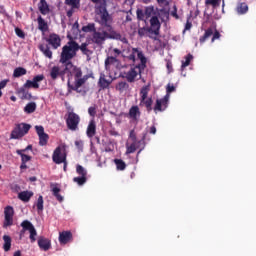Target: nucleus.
<instances>
[{
    "label": "nucleus",
    "mask_w": 256,
    "mask_h": 256,
    "mask_svg": "<svg viewBox=\"0 0 256 256\" xmlns=\"http://www.w3.org/2000/svg\"><path fill=\"white\" fill-rule=\"evenodd\" d=\"M66 73H70L71 77H74V85L68 82V88L71 91H76V93H81L80 87H83L85 83L89 80V75L83 76V70L81 68L73 65V62H68L65 66Z\"/></svg>",
    "instance_id": "1"
},
{
    "label": "nucleus",
    "mask_w": 256,
    "mask_h": 256,
    "mask_svg": "<svg viewBox=\"0 0 256 256\" xmlns=\"http://www.w3.org/2000/svg\"><path fill=\"white\" fill-rule=\"evenodd\" d=\"M161 31V22H159V18L157 16H153L150 19V27H141L138 28L139 37H149V39H153L157 41V36Z\"/></svg>",
    "instance_id": "2"
},
{
    "label": "nucleus",
    "mask_w": 256,
    "mask_h": 256,
    "mask_svg": "<svg viewBox=\"0 0 256 256\" xmlns=\"http://www.w3.org/2000/svg\"><path fill=\"white\" fill-rule=\"evenodd\" d=\"M95 13L99 17L97 23H99L101 27H106L108 31H111V29H113L111 26L113 25V16L107 11V2L105 0L103 3L95 6Z\"/></svg>",
    "instance_id": "3"
},
{
    "label": "nucleus",
    "mask_w": 256,
    "mask_h": 256,
    "mask_svg": "<svg viewBox=\"0 0 256 256\" xmlns=\"http://www.w3.org/2000/svg\"><path fill=\"white\" fill-rule=\"evenodd\" d=\"M77 51H79V43L74 40L68 41L67 44L62 47L59 60L60 63L65 66L67 63H71V59L77 57Z\"/></svg>",
    "instance_id": "4"
},
{
    "label": "nucleus",
    "mask_w": 256,
    "mask_h": 256,
    "mask_svg": "<svg viewBox=\"0 0 256 256\" xmlns=\"http://www.w3.org/2000/svg\"><path fill=\"white\" fill-rule=\"evenodd\" d=\"M175 89L176 88L174 85H171V84L167 85V88H166L167 94L163 98L156 100V104L153 108L155 113L163 112V111H165V109H167V107L169 106V97H170L169 94L173 93L175 91Z\"/></svg>",
    "instance_id": "5"
},
{
    "label": "nucleus",
    "mask_w": 256,
    "mask_h": 256,
    "mask_svg": "<svg viewBox=\"0 0 256 256\" xmlns=\"http://www.w3.org/2000/svg\"><path fill=\"white\" fill-rule=\"evenodd\" d=\"M29 131H31V124L24 122L15 124L11 131L10 139H23Z\"/></svg>",
    "instance_id": "6"
},
{
    "label": "nucleus",
    "mask_w": 256,
    "mask_h": 256,
    "mask_svg": "<svg viewBox=\"0 0 256 256\" xmlns=\"http://www.w3.org/2000/svg\"><path fill=\"white\" fill-rule=\"evenodd\" d=\"M121 37L122 36L117 32H114L113 36H111L107 31H103V32L96 31L92 35V41L96 45H103V43H105V41H107V39L121 40Z\"/></svg>",
    "instance_id": "7"
},
{
    "label": "nucleus",
    "mask_w": 256,
    "mask_h": 256,
    "mask_svg": "<svg viewBox=\"0 0 256 256\" xmlns=\"http://www.w3.org/2000/svg\"><path fill=\"white\" fill-rule=\"evenodd\" d=\"M79 123H81V117L75 112H68L66 118V125L70 131H77L79 129Z\"/></svg>",
    "instance_id": "8"
},
{
    "label": "nucleus",
    "mask_w": 256,
    "mask_h": 256,
    "mask_svg": "<svg viewBox=\"0 0 256 256\" xmlns=\"http://www.w3.org/2000/svg\"><path fill=\"white\" fill-rule=\"evenodd\" d=\"M76 173L77 175H80L78 177L73 178V182L77 183L80 187L85 185L87 183V169H85L80 164L76 165Z\"/></svg>",
    "instance_id": "9"
},
{
    "label": "nucleus",
    "mask_w": 256,
    "mask_h": 256,
    "mask_svg": "<svg viewBox=\"0 0 256 256\" xmlns=\"http://www.w3.org/2000/svg\"><path fill=\"white\" fill-rule=\"evenodd\" d=\"M52 161H67V146L59 145L53 152Z\"/></svg>",
    "instance_id": "10"
},
{
    "label": "nucleus",
    "mask_w": 256,
    "mask_h": 256,
    "mask_svg": "<svg viewBox=\"0 0 256 256\" xmlns=\"http://www.w3.org/2000/svg\"><path fill=\"white\" fill-rule=\"evenodd\" d=\"M143 68H139V66H132L128 72H124V79L128 81V83H135V79H137V75H141L143 73Z\"/></svg>",
    "instance_id": "11"
},
{
    "label": "nucleus",
    "mask_w": 256,
    "mask_h": 256,
    "mask_svg": "<svg viewBox=\"0 0 256 256\" xmlns=\"http://www.w3.org/2000/svg\"><path fill=\"white\" fill-rule=\"evenodd\" d=\"M15 215V209H13V206H6L4 208V222L3 227H11L13 225V217Z\"/></svg>",
    "instance_id": "12"
},
{
    "label": "nucleus",
    "mask_w": 256,
    "mask_h": 256,
    "mask_svg": "<svg viewBox=\"0 0 256 256\" xmlns=\"http://www.w3.org/2000/svg\"><path fill=\"white\" fill-rule=\"evenodd\" d=\"M211 36H212V40H211L212 43L217 41V39H221V33H219L218 30H215V32L213 33V28H208L207 30H205L204 35L200 37L199 39L200 43H205L207 39H209V37Z\"/></svg>",
    "instance_id": "13"
},
{
    "label": "nucleus",
    "mask_w": 256,
    "mask_h": 256,
    "mask_svg": "<svg viewBox=\"0 0 256 256\" xmlns=\"http://www.w3.org/2000/svg\"><path fill=\"white\" fill-rule=\"evenodd\" d=\"M145 137H147V134H143V137L139 142H132L130 145L129 143L126 144V153H135L137 149H143L145 147Z\"/></svg>",
    "instance_id": "14"
},
{
    "label": "nucleus",
    "mask_w": 256,
    "mask_h": 256,
    "mask_svg": "<svg viewBox=\"0 0 256 256\" xmlns=\"http://www.w3.org/2000/svg\"><path fill=\"white\" fill-rule=\"evenodd\" d=\"M36 133L39 137V145L40 147H45L49 142V134L45 133V128L43 126H35Z\"/></svg>",
    "instance_id": "15"
},
{
    "label": "nucleus",
    "mask_w": 256,
    "mask_h": 256,
    "mask_svg": "<svg viewBox=\"0 0 256 256\" xmlns=\"http://www.w3.org/2000/svg\"><path fill=\"white\" fill-rule=\"evenodd\" d=\"M45 79V75L40 74L37 76H34L32 80H27L24 84V87L26 89H39V83Z\"/></svg>",
    "instance_id": "16"
},
{
    "label": "nucleus",
    "mask_w": 256,
    "mask_h": 256,
    "mask_svg": "<svg viewBox=\"0 0 256 256\" xmlns=\"http://www.w3.org/2000/svg\"><path fill=\"white\" fill-rule=\"evenodd\" d=\"M48 45H51L52 49H59L61 47V36L56 33H51L45 39Z\"/></svg>",
    "instance_id": "17"
},
{
    "label": "nucleus",
    "mask_w": 256,
    "mask_h": 256,
    "mask_svg": "<svg viewBox=\"0 0 256 256\" xmlns=\"http://www.w3.org/2000/svg\"><path fill=\"white\" fill-rule=\"evenodd\" d=\"M16 153L20 155L22 161H31V153H33V145H28L25 149L17 150Z\"/></svg>",
    "instance_id": "18"
},
{
    "label": "nucleus",
    "mask_w": 256,
    "mask_h": 256,
    "mask_svg": "<svg viewBox=\"0 0 256 256\" xmlns=\"http://www.w3.org/2000/svg\"><path fill=\"white\" fill-rule=\"evenodd\" d=\"M70 241H73V233L71 231H62L59 233L60 245H67Z\"/></svg>",
    "instance_id": "19"
},
{
    "label": "nucleus",
    "mask_w": 256,
    "mask_h": 256,
    "mask_svg": "<svg viewBox=\"0 0 256 256\" xmlns=\"http://www.w3.org/2000/svg\"><path fill=\"white\" fill-rule=\"evenodd\" d=\"M86 135L89 139H93V136L97 135V123L95 122L94 118L89 121L86 129Z\"/></svg>",
    "instance_id": "20"
},
{
    "label": "nucleus",
    "mask_w": 256,
    "mask_h": 256,
    "mask_svg": "<svg viewBox=\"0 0 256 256\" xmlns=\"http://www.w3.org/2000/svg\"><path fill=\"white\" fill-rule=\"evenodd\" d=\"M133 53H137V57L140 60V64H137L136 67H139L140 69H143L145 71V67H147V58L139 50V48H132Z\"/></svg>",
    "instance_id": "21"
},
{
    "label": "nucleus",
    "mask_w": 256,
    "mask_h": 256,
    "mask_svg": "<svg viewBox=\"0 0 256 256\" xmlns=\"http://www.w3.org/2000/svg\"><path fill=\"white\" fill-rule=\"evenodd\" d=\"M38 247L41 249V251H49V249H51V240L40 236L38 238Z\"/></svg>",
    "instance_id": "22"
},
{
    "label": "nucleus",
    "mask_w": 256,
    "mask_h": 256,
    "mask_svg": "<svg viewBox=\"0 0 256 256\" xmlns=\"http://www.w3.org/2000/svg\"><path fill=\"white\" fill-rule=\"evenodd\" d=\"M67 73V70H61L59 66H54L50 70V77L53 81L57 79V77H63Z\"/></svg>",
    "instance_id": "23"
},
{
    "label": "nucleus",
    "mask_w": 256,
    "mask_h": 256,
    "mask_svg": "<svg viewBox=\"0 0 256 256\" xmlns=\"http://www.w3.org/2000/svg\"><path fill=\"white\" fill-rule=\"evenodd\" d=\"M52 195L59 201V203H63V196L59 193H61V188H59V184L57 183H51L50 184Z\"/></svg>",
    "instance_id": "24"
},
{
    "label": "nucleus",
    "mask_w": 256,
    "mask_h": 256,
    "mask_svg": "<svg viewBox=\"0 0 256 256\" xmlns=\"http://www.w3.org/2000/svg\"><path fill=\"white\" fill-rule=\"evenodd\" d=\"M118 64H119V59L113 56H108L104 62L106 71H111V67H115Z\"/></svg>",
    "instance_id": "25"
},
{
    "label": "nucleus",
    "mask_w": 256,
    "mask_h": 256,
    "mask_svg": "<svg viewBox=\"0 0 256 256\" xmlns=\"http://www.w3.org/2000/svg\"><path fill=\"white\" fill-rule=\"evenodd\" d=\"M128 115L133 121H139V118L141 117V111L139 110V106H132L129 109Z\"/></svg>",
    "instance_id": "26"
},
{
    "label": "nucleus",
    "mask_w": 256,
    "mask_h": 256,
    "mask_svg": "<svg viewBox=\"0 0 256 256\" xmlns=\"http://www.w3.org/2000/svg\"><path fill=\"white\" fill-rule=\"evenodd\" d=\"M237 15H247L249 13V5L245 2H239L235 8Z\"/></svg>",
    "instance_id": "27"
},
{
    "label": "nucleus",
    "mask_w": 256,
    "mask_h": 256,
    "mask_svg": "<svg viewBox=\"0 0 256 256\" xmlns=\"http://www.w3.org/2000/svg\"><path fill=\"white\" fill-rule=\"evenodd\" d=\"M37 23L39 31H41L42 33H47V31H49V24L47 23V21H45V19H43L41 15L38 16Z\"/></svg>",
    "instance_id": "28"
},
{
    "label": "nucleus",
    "mask_w": 256,
    "mask_h": 256,
    "mask_svg": "<svg viewBox=\"0 0 256 256\" xmlns=\"http://www.w3.org/2000/svg\"><path fill=\"white\" fill-rule=\"evenodd\" d=\"M26 89L27 87L23 85V87H20L17 89V94L22 95L21 99H26L27 101H31L33 99V95Z\"/></svg>",
    "instance_id": "29"
},
{
    "label": "nucleus",
    "mask_w": 256,
    "mask_h": 256,
    "mask_svg": "<svg viewBox=\"0 0 256 256\" xmlns=\"http://www.w3.org/2000/svg\"><path fill=\"white\" fill-rule=\"evenodd\" d=\"M31 197H33V191H22L18 193V199L23 201V203H29L31 201Z\"/></svg>",
    "instance_id": "30"
},
{
    "label": "nucleus",
    "mask_w": 256,
    "mask_h": 256,
    "mask_svg": "<svg viewBox=\"0 0 256 256\" xmlns=\"http://www.w3.org/2000/svg\"><path fill=\"white\" fill-rule=\"evenodd\" d=\"M38 49L43 53L45 57L48 59H53V52L51 51V48L47 44H40L38 46Z\"/></svg>",
    "instance_id": "31"
},
{
    "label": "nucleus",
    "mask_w": 256,
    "mask_h": 256,
    "mask_svg": "<svg viewBox=\"0 0 256 256\" xmlns=\"http://www.w3.org/2000/svg\"><path fill=\"white\" fill-rule=\"evenodd\" d=\"M112 81L105 79V74L101 73L98 81V85L100 89H109Z\"/></svg>",
    "instance_id": "32"
},
{
    "label": "nucleus",
    "mask_w": 256,
    "mask_h": 256,
    "mask_svg": "<svg viewBox=\"0 0 256 256\" xmlns=\"http://www.w3.org/2000/svg\"><path fill=\"white\" fill-rule=\"evenodd\" d=\"M143 105L146 107V111L151 113V111H153V98H146L144 101L140 100V107Z\"/></svg>",
    "instance_id": "33"
},
{
    "label": "nucleus",
    "mask_w": 256,
    "mask_h": 256,
    "mask_svg": "<svg viewBox=\"0 0 256 256\" xmlns=\"http://www.w3.org/2000/svg\"><path fill=\"white\" fill-rule=\"evenodd\" d=\"M37 111V104L35 102H29L24 107V113H27L28 115H31V113H35Z\"/></svg>",
    "instance_id": "34"
},
{
    "label": "nucleus",
    "mask_w": 256,
    "mask_h": 256,
    "mask_svg": "<svg viewBox=\"0 0 256 256\" xmlns=\"http://www.w3.org/2000/svg\"><path fill=\"white\" fill-rule=\"evenodd\" d=\"M3 241H4V244H3V249L4 251L7 253L9 251H11V243H12V240H11V236L9 235H4L3 236Z\"/></svg>",
    "instance_id": "35"
},
{
    "label": "nucleus",
    "mask_w": 256,
    "mask_h": 256,
    "mask_svg": "<svg viewBox=\"0 0 256 256\" xmlns=\"http://www.w3.org/2000/svg\"><path fill=\"white\" fill-rule=\"evenodd\" d=\"M23 75H27V69L23 67H17L14 69L13 77L18 79L19 77H23Z\"/></svg>",
    "instance_id": "36"
},
{
    "label": "nucleus",
    "mask_w": 256,
    "mask_h": 256,
    "mask_svg": "<svg viewBox=\"0 0 256 256\" xmlns=\"http://www.w3.org/2000/svg\"><path fill=\"white\" fill-rule=\"evenodd\" d=\"M38 9L41 15H47V13H49V4H47V1L40 2L38 5Z\"/></svg>",
    "instance_id": "37"
},
{
    "label": "nucleus",
    "mask_w": 256,
    "mask_h": 256,
    "mask_svg": "<svg viewBox=\"0 0 256 256\" xmlns=\"http://www.w3.org/2000/svg\"><path fill=\"white\" fill-rule=\"evenodd\" d=\"M89 44L87 43H82L81 45L78 44V51L80 50L83 55H86V57H89L91 55V50H89Z\"/></svg>",
    "instance_id": "38"
},
{
    "label": "nucleus",
    "mask_w": 256,
    "mask_h": 256,
    "mask_svg": "<svg viewBox=\"0 0 256 256\" xmlns=\"http://www.w3.org/2000/svg\"><path fill=\"white\" fill-rule=\"evenodd\" d=\"M65 5L72 9H79L81 7V0H65Z\"/></svg>",
    "instance_id": "39"
},
{
    "label": "nucleus",
    "mask_w": 256,
    "mask_h": 256,
    "mask_svg": "<svg viewBox=\"0 0 256 256\" xmlns=\"http://www.w3.org/2000/svg\"><path fill=\"white\" fill-rule=\"evenodd\" d=\"M82 31L84 33H95L97 28H95V23H89L86 26L82 27Z\"/></svg>",
    "instance_id": "40"
},
{
    "label": "nucleus",
    "mask_w": 256,
    "mask_h": 256,
    "mask_svg": "<svg viewBox=\"0 0 256 256\" xmlns=\"http://www.w3.org/2000/svg\"><path fill=\"white\" fill-rule=\"evenodd\" d=\"M129 89V84L127 82L121 81L116 85V90L123 93V91H127Z\"/></svg>",
    "instance_id": "41"
},
{
    "label": "nucleus",
    "mask_w": 256,
    "mask_h": 256,
    "mask_svg": "<svg viewBox=\"0 0 256 256\" xmlns=\"http://www.w3.org/2000/svg\"><path fill=\"white\" fill-rule=\"evenodd\" d=\"M149 95V86H143L140 90V100L145 101Z\"/></svg>",
    "instance_id": "42"
},
{
    "label": "nucleus",
    "mask_w": 256,
    "mask_h": 256,
    "mask_svg": "<svg viewBox=\"0 0 256 256\" xmlns=\"http://www.w3.org/2000/svg\"><path fill=\"white\" fill-rule=\"evenodd\" d=\"M21 227L22 229H24V231H30L32 230L35 226H33V223H31L29 220H24L21 223Z\"/></svg>",
    "instance_id": "43"
},
{
    "label": "nucleus",
    "mask_w": 256,
    "mask_h": 256,
    "mask_svg": "<svg viewBox=\"0 0 256 256\" xmlns=\"http://www.w3.org/2000/svg\"><path fill=\"white\" fill-rule=\"evenodd\" d=\"M191 61H193V56L188 54L185 56V61H182L181 69H185V67H189L191 65Z\"/></svg>",
    "instance_id": "44"
},
{
    "label": "nucleus",
    "mask_w": 256,
    "mask_h": 256,
    "mask_svg": "<svg viewBox=\"0 0 256 256\" xmlns=\"http://www.w3.org/2000/svg\"><path fill=\"white\" fill-rule=\"evenodd\" d=\"M43 203H44L43 196H39L38 199H37V203H36L38 213L43 211Z\"/></svg>",
    "instance_id": "45"
},
{
    "label": "nucleus",
    "mask_w": 256,
    "mask_h": 256,
    "mask_svg": "<svg viewBox=\"0 0 256 256\" xmlns=\"http://www.w3.org/2000/svg\"><path fill=\"white\" fill-rule=\"evenodd\" d=\"M88 114L90 115V117H93L92 119H95V115H97V106H90L88 108Z\"/></svg>",
    "instance_id": "46"
},
{
    "label": "nucleus",
    "mask_w": 256,
    "mask_h": 256,
    "mask_svg": "<svg viewBox=\"0 0 256 256\" xmlns=\"http://www.w3.org/2000/svg\"><path fill=\"white\" fill-rule=\"evenodd\" d=\"M115 163L118 171H125V167H127V165L124 161H115Z\"/></svg>",
    "instance_id": "47"
},
{
    "label": "nucleus",
    "mask_w": 256,
    "mask_h": 256,
    "mask_svg": "<svg viewBox=\"0 0 256 256\" xmlns=\"http://www.w3.org/2000/svg\"><path fill=\"white\" fill-rule=\"evenodd\" d=\"M136 15H137V19L139 21H144L145 20V12L143 11V9H137L136 10Z\"/></svg>",
    "instance_id": "48"
},
{
    "label": "nucleus",
    "mask_w": 256,
    "mask_h": 256,
    "mask_svg": "<svg viewBox=\"0 0 256 256\" xmlns=\"http://www.w3.org/2000/svg\"><path fill=\"white\" fill-rule=\"evenodd\" d=\"M30 233V241L31 243H35V241H37V239L35 237H37V230L35 229V227L29 231Z\"/></svg>",
    "instance_id": "49"
},
{
    "label": "nucleus",
    "mask_w": 256,
    "mask_h": 256,
    "mask_svg": "<svg viewBox=\"0 0 256 256\" xmlns=\"http://www.w3.org/2000/svg\"><path fill=\"white\" fill-rule=\"evenodd\" d=\"M129 139L132 141V143H139V140L137 139V134L135 133V130L130 131Z\"/></svg>",
    "instance_id": "50"
},
{
    "label": "nucleus",
    "mask_w": 256,
    "mask_h": 256,
    "mask_svg": "<svg viewBox=\"0 0 256 256\" xmlns=\"http://www.w3.org/2000/svg\"><path fill=\"white\" fill-rule=\"evenodd\" d=\"M84 142L83 140H76L75 147L78 151H83Z\"/></svg>",
    "instance_id": "51"
},
{
    "label": "nucleus",
    "mask_w": 256,
    "mask_h": 256,
    "mask_svg": "<svg viewBox=\"0 0 256 256\" xmlns=\"http://www.w3.org/2000/svg\"><path fill=\"white\" fill-rule=\"evenodd\" d=\"M205 5H212V7H219V0H206Z\"/></svg>",
    "instance_id": "52"
},
{
    "label": "nucleus",
    "mask_w": 256,
    "mask_h": 256,
    "mask_svg": "<svg viewBox=\"0 0 256 256\" xmlns=\"http://www.w3.org/2000/svg\"><path fill=\"white\" fill-rule=\"evenodd\" d=\"M15 33L20 39H25V32H23L21 28H15Z\"/></svg>",
    "instance_id": "53"
},
{
    "label": "nucleus",
    "mask_w": 256,
    "mask_h": 256,
    "mask_svg": "<svg viewBox=\"0 0 256 256\" xmlns=\"http://www.w3.org/2000/svg\"><path fill=\"white\" fill-rule=\"evenodd\" d=\"M113 55L112 57H115V59H117L119 57V55H121V50H119V48H114L113 50Z\"/></svg>",
    "instance_id": "54"
},
{
    "label": "nucleus",
    "mask_w": 256,
    "mask_h": 256,
    "mask_svg": "<svg viewBox=\"0 0 256 256\" xmlns=\"http://www.w3.org/2000/svg\"><path fill=\"white\" fill-rule=\"evenodd\" d=\"M144 14L146 15V17H151V15L153 14V8L152 7H147L145 9Z\"/></svg>",
    "instance_id": "55"
},
{
    "label": "nucleus",
    "mask_w": 256,
    "mask_h": 256,
    "mask_svg": "<svg viewBox=\"0 0 256 256\" xmlns=\"http://www.w3.org/2000/svg\"><path fill=\"white\" fill-rule=\"evenodd\" d=\"M171 15H172V17H175V19H179V14H177V6L173 7Z\"/></svg>",
    "instance_id": "56"
},
{
    "label": "nucleus",
    "mask_w": 256,
    "mask_h": 256,
    "mask_svg": "<svg viewBox=\"0 0 256 256\" xmlns=\"http://www.w3.org/2000/svg\"><path fill=\"white\" fill-rule=\"evenodd\" d=\"M7 83H9V80H2L0 82V91L1 89H5V87H7Z\"/></svg>",
    "instance_id": "57"
},
{
    "label": "nucleus",
    "mask_w": 256,
    "mask_h": 256,
    "mask_svg": "<svg viewBox=\"0 0 256 256\" xmlns=\"http://www.w3.org/2000/svg\"><path fill=\"white\" fill-rule=\"evenodd\" d=\"M136 53L137 52H133V50H132V53L128 56L129 61H133V63H135V54Z\"/></svg>",
    "instance_id": "58"
},
{
    "label": "nucleus",
    "mask_w": 256,
    "mask_h": 256,
    "mask_svg": "<svg viewBox=\"0 0 256 256\" xmlns=\"http://www.w3.org/2000/svg\"><path fill=\"white\" fill-rule=\"evenodd\" d=\"M75 9L77 8H71L67 11V17H73V14L75 13Z\"/></svg>",
    "instance_id": "59"
},
{
    "label": "nucleus",
    "mask_w": 256,
    "mask_h": 256,
    "mask_svg": "<svg viewBox=\"0 0 256 256\" xmlns=\"http://www.w3.org/2000/svg\"><path fill=\"white\" fill-rule=\"evenodd\" d=\"M55 163H57L58 165L64 163L63 170L67 171V161H55Z\"/></svg>",
    "instance_id": "60"
},
{
    "label": "nucleus",
    "mask_w": 256,
    "mask_h": 256,
    "mask_svg": "<svg viewBox=\"0 0 256 256\" xmlns=\"http://www.w3.org/2000/svg\"><path fill=\"white\" fill-rule=\"evenodd\" d=\"M191 27H193V24H191V22L187 21L186 25H185V31H189V29H191Z\"/></svg>",
    "instance_id": "61"
},
{
    "label": "nucleus",
    "mask_w": 256,
    "mask_h": 256,
    "mask_svg": "<svg viewBox=\"0 0 256 256\" xmlns=\"http://www.w3.org/2000/svg\"><path fill=\"white\" fill-rule=\"evenodd\" d=\"M159 5H169L167 0H156Z\"/></svg>",
    "instance_id": "62"
},
{
    "label": "nucleus",
    "mask_w": 256,
    "mask_h": 256,
    "mask_svg": "<svg viewBox=\"0 0 256 256\" xmlns=\"http://www.w3.org/2000/svg\"><path fill=\"white\" fill-rule=\"evenodd\" d=\"M150 133H151L152 135H155V133H157V128H156L155 126H151V127H150Z\"/></svg>",
    "instance_id": "63"
},
{
    "label": "nucleus",
    "mask_w": 256,
    "mask_h": 256,
    "mask_svg": "<svg viewBox=\"0 0 256 256\" xmlns=\"http://www.w3.org/2000/svg\"><path fill=\"white\" fill-rule=\"evenodd\" d=\"M13 256H21V250H17L14 252Z\"/></svg>",
    "instance_id": "64"
}]
</instances>
